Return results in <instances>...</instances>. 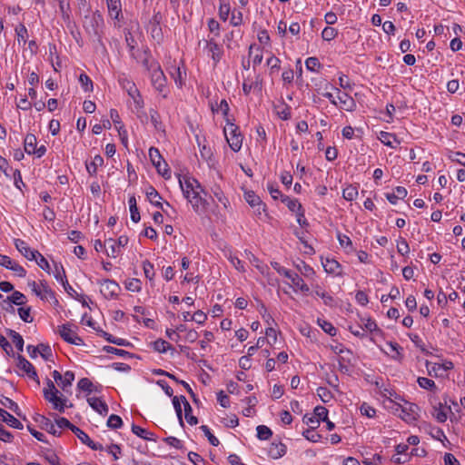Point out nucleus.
<instances>
[{
    "label": "nucleus",
    "instance_id": "cd10ccee",
    "mask_svg": "<svg viewBox=\"0 0 465 465\" xmlns=\"http://www.w3.org/2000/svg\"><path fill=\"white\" fill-rule=\"evenodd\" d=\"M109 15L115 20H120L122 15V4L120 0H106Z\"/></svg>",
    "mask_w": 465,
    "mask_h": 465
},
{
    "label": "nucleus",
    "instance_id": "9b49d317",
    "mask_svg": "<svg viewBox=\"0 0 465 465\" xmlns=\"http://www.w3.org/2000/svg\"><path fill=\"white\" fill-rule=\"evenodd\" d=\"M56 331L60 337L67 343L76 346L84 345V341L76 333V327L66 323L58 326Z\"/></svg>",
    "mask_w": 465,
    "mask_h": 465
},
{
    "label": "nucleus",
    "instance_id": "a19ab883",
    "mask_svg": "<svg viewBox=\"0 0 465 465\" xmlns=\"http://www.w3.org/2000/svg\"><path fill=\"white\" fill-rule=\"evenodd\" d=\"M358 194H359L358 188L351 184L347 185L342 191V197L346 201H350V202L355 200L358 197Z\"/></svg>",
    "mask_w": 465,
    "mask_h": 465
},
{
    "label": "nucleus",
    "instance_id": "5701e85b",
    "mask_svg": "<svg viewBox=\"0 0 465 465\" xmlns=\"http://www.w3.org/2000/svg\"><path fill=\"white\" fill-rule=\"evenodd\" d=\"M381 350L393 360H401L402 357V348L396 342L386 341L385 348Z\"/></svg>",
    "mask_w": 465,
    "mask_h": 465
},
{
    "label": "nucleus",
    "instance_id": "680f3d73",
    "mask_svg": "<svg viewBox=\"0 0 465 465\" xmlns=\"http://www.w3.org/2000/svg\"><path fill=\"white\" fill-rule=\"evenodd\" d=\"M19 317L25 322H32L33 317L31 315L30 307H21L18 309Z\"/></svg>",
    "mask_w": 465,
    "mask_h": 465
},
{
    "label": "nucleus",
    "instance_id": "5fc2aeb1",
    "mask_svg": "<svg viewBox=\"0 0 465 465\" xmlns=\"http://www.w3.org/2000/svg\"><path fill=\"white\" fill-rule=\"evenodd\" d=\"M143 270L144 276L150 281L153 282L154 277V270L153 265L149 261H144L143 262Z\"/></svg>",
    "mask_w": 465,
    "mask_h": 465
},
{
    "label": "nucleus",
    "instance_id": "13d9d810",
    "mask_svg": "<svg viewBox=\"0 0 465 465\" xmlns=\"http://www.w3.org/2000/svg\"><path fill=\"white\" fill-rule=\"evenodd\" d=\"M361 326L371 332L378 329L376 322L371 318H361Z\"/></svg>",
    "mask_w": 465,
    "mask_h": 465
},
{
    "label": "nucleus",
    "instance_id": "8fccbe9b",
    "mask_svg": "<svg viewBox=\"0 0 465 465\" xmlns=\"http://www.w3.org/2000/svg\"><path fill=\"white\" fill-rule=\"evenodd\" d=\"M7 300L16 305H23L26 302L25 296L17 291L14 292L10 296H8Z\"/></svg>",
    "mask_w": 465,
    "mask_h": 465
},
{
    "label": "nucleus",
    "instance_id": "72a5a7b5",
    "mask_svg": "<svg viewBox=\"0 0 465 465\" xmlns=\"http://www.w3.org/2000/svg\"><path fill=\"white\" fill-rule=\"evenodd\" d=\"M211 109L213 114H222L223 116H226L229 113V104L226 102V100L223 99L221 100L220 104H218L217 102L215 104H211Z\"/></svg>",
    "mask_w": 465,
    "mask_h": 465
},
{
    "label": "nucleus",
    "instance_id": "0e129e2a",
    "mask_svg": "<svg viewBox=\"0 0 465 465\" xmlns=\"http://www.w3.org/2000/svg\"><path fill=\"white\" fill-rule=\"evenodd\" d=\"M316 416L312 413L310 415H304L303 422L310 427V429H316L320 425V420L315 419Z\"/></svg>",
    "mask_w": 465,
    "mask_h": 465
},
{
    "label": "nucleus",
    "instance_id": "c85d7f7f",
    "mask_svg": "<svg viewBox=\"0 0 465 465\" xmlns=\"http://www.w3.org/2000/svg\"><path fill=\"white\" fill-rule=\"evenodd\" d=\"M450 412V408L445 404L439 403L434 408L433 416L439 422H445Z\"/></svg>",
    "mask_w": 465,
    "mask_h": 465
},
{
    "label": "nucleus",
    "instance_id": "20e7f679",
    "mask_svg": "<svg viewBox=\"0 0 465 465\" xmlns=\"http://www.w3.org/2000/svg\"><path fill=\"white\" fill-rule=\"evenodd\" d=\"M28 286L33 293L42 301L50 302L54 306L58 304V301L55 298L54 292L52 291L45 281H31L28 282Z\"/></svg>",
    "mask_w": 465,
    "mask_h": 465
},
{
    "label": "nucleus",
    "instance_id": "e433bc0d",
    "mask_svg": "<svg viewBox=\"0 0 465 465\" xmlns=\"http://www.w3.org/2000/svg\"><path fill=\"white\" fill-rule=\"evenodd\" d=\"M242 401L246 404V407L242 410V414L246 417H252L254 414L253 408L257 403V399L255 397H247Z\"/></svg>",
    "mask_w": 465,
    "mask_h": 465
},
{
    "label": "nucleus",
    "instance_id": "4be33fe9",
    "mask_svg": "<svg viewBox=\"0 0 465 465\" xmlns=\"http://www.w3.org/2000/svg\"><path fill=\"white\" fill-rule=\"evenodd\" d=\"M87 402L90 407L101 415H106L108 413V407L106 403L96 396H90L87 398Z\"/></svg>",
    "mask_w": 465,
    "mask_h": 465
},
{
    "label": "nucleus",
    "instance_id": "2f4dec72",
    "mask_svg": "<svg viewBox=\"0 0 465 465\" xmlns=\"http://www.w3.org/2000/svg\"><path fill=\"white\" fill-rule=\"evenodd\" d=\"M378 139L384 145L389 146L391 148H395L400 143L397 138L394 136V134L387 132H381L378 135Z\"/></svg>",
    "mask_w": 465,
    "mask_h": 465
},
{
    "label": "nucleus",
    "instance_id": "473e14b6",
    "mask_svg": "<svg viewBox=\"0 0 465 465\" xmlns=\"http://www.w3.org/2000/svg\"><path fill=\"white\" fill-rule=\"evenodd\" d=\"M50 274H52L59 283L66 280L65 271L59 262H53Z\"/></svg>",
    "mask_w": 465,
    "mask_h": 465
},
{
    "label": "nucleus",
    "instance_id": "412c9836",
    "mask_svg": "<svg viewBox=\"0 0 465 465\" xmlns=\"http://www.w3.org/2000/svg\"><path fill=\"white\" fill-rule=\"evenodd\" d=\"M146 196H147L148 201L153 205L161 208L163 210V212H164V213H166V210L164 209L163 205H165L166 207H170V204L167 202L162 203L161 195L153 187H150L147 189Z\"/></svg>",
    "mask_w": 465,
    "mask_h": 465
},
{
    "label": "nucleus",
    "instance_id": "c03bdc74",
    "mask_svg": "<svg viewBox=\"0 0 465 465\" xmlns=\"http://www.w3.org/2000/svg\"><path fill=\"white\" fill-rule=\"evenodd\" d=\"M153 349L160 353L166 352L169 349H171V345L164 340L159 339L152 343Z\"/></svg>",
    "mask_w": 465,
    "mask_h": 465
},
{
    "label": "nucleus",
    "instance_id": "1a4fd4ad",
    "mask_svg": "<svg viewBox=\"0 0 465 465\" xmlns=\"http://www.w3.org/2000/svg\"><path fill=\"white\" fill-rule=\"evenodd\" d=\"M149 158L152 164L155 167L157 173L161 176L166 180L171 178V171L168 167V164L162 157L158 149L151 147L149 149Z\"/></svg>",
    "mask_w": 465,
    "mask_h": 465
},
{
    "label": "nucleus",
    "instance_id": "4d7b16f0",
    "mask_svg": "<svg viewBox=\"0 0 465 465\" xmlns=\"http://www.w3.org/2000/svg\"><path fill=\"white\" fill-rule=\"evenodd\" d=\"M337 35L338 31L335 28L330 26L325 27L322 32V37L325 41H331L334 39Z\"/></svg>",
    "mask_w": 465,
    "mask_h": 465
},
{
    "label": "nucleus",
    "instance_id": "393cba45",
    "mask_svg": "<svg viewBox=\"0 0 465 465\" xmlns=\"http://www.w3.org/2000/svg\"><path fill=\"white\" fill-rule=\"evenodd\" d=\"M337 240L341 248L346 254H351L355 252V248L353 246L352 241L346 234H342L341 232L337 233Z\"/></svg>",
    "mask_w": 465,
    "mask_h": 465
},
{
    "label": "nucleus",
    "instance_id": "6ab92c4d",
    "mask_svg": "<svg viewBox=\"0 0 465 465\" xmlns=\"http://www.w3.org/2000/svg\"><path fill=\"white\" fill-rule=\"evenodd\" d=\"M15 246L17 251L29 261H34L39 252L36 250L31 249L25 242L20 239L15 240Z\"/></svg>",
    "mask_w": 465,
    "mask_h": 465
},
{
    "label": "nucleus",
    "instance_id": "a878e982",
    "mask_svg": "<svg viewBox=\"0 0 465 465\" xmlns=\"http://www.w3.org/2000/svg\"><path fill=\"white\" fill-rule=\"evenodd\" d=\"M122 253V249L114 242V239L105 240V254L109 258H117Z\"/></svg>",
    "mask_w": 465,
    "mask_h": 465
},
{
    "label": "nucleus",
    "instance_id": "6e6d98bb",
    "mask_svg": "<svg viewBox=\"0 0 465 465\" xmlns=\"http://www.w3.org/2000/svg\"><path fill=\"white\" fill-rule=\"evenodd\" d=\"M79 82L84 91L88 92L93 90V82L86 74L83 73L80 74Z\"/></svg>",
    "mask_w": 465,
    "mask_h": 465
},
{
    "label": "nucleus",
    "instance_id": "603ef678",
    "mask_svg": "<svg viewBox=\"0 0 465 465\" xmlns=\"http://www.w3.org/2000/svg\"><path fill=\"white\" fill-rule=\"evenodd\" d=\"M129 208L131 213V219L134 223H138L140 220V213L136 207V201L134 197L129 199Z\"/></svg>",
    "mask_w": 465,
    "mask_h": 465
},
{
    "label": "nucleus",
    "instance_id": "0eeeda50",
    "mask_svg": "<svg viewBox=\"0 0 465 465\" xmlns=\"http://www.w3.org/2000/svg\"><path fill=\"white\" fill-rule=\"evenodd\" d=\"M425 367L430 376L445 378L448 376V372L453 369L454 365L452 361L445 359L441 360L440 362L426 361Z\"/></svg>",
    "mask_w": 465,
    "mask_h": 465
},
{
    "label": "nucleus",
    "instance_id": "a211bd4d",
    "mask_svg": "<svg viewBox=\"0 0 465 465\" xmlns=\"http://www.w3.org/2000/svg\"><path fill=\"white\" fill-rule=\"evenodd\" d=\"M35 420L39 424L41 429L48 431L50 434L54 436L60 435V430L56 429L57 425H55V422H52L46 417L38 414L35 417Z\"/></svg>",
    "mask_w": 465,
    "mask_h": 465
},
{
    "label": "nucleus",
    "instance_id": "9d476101",
    "mask_svg": "<svg viewBox=\"0 0 465 465\" xmlns=\"http://www.w3.org/2000/svg\"><path fill=\"white\" fill-rule=\"evenodd\" d=\"M16 373L28 380L34 381L36 385L40 384L35 367L23 356L18 355L16 358Z\"/></svg>",
    "mask_w": 465,
    "mask_h": 465
},
{
    "label": "nucleus",
    "instance_id": "58836bf2",
    "mask_svg": "<svg viewBox=\"0 0 465 465\" xmlns=\"http://www.w3.org/2000/svg\"><path fill=\"white\" fill-rule=\"evenodd\" d=\"M212 193L217 202L220 203L225 209L229 207L230 202L220 187L216 186L213 188Z\"/></svg>",
    "mask_w": 465,
    "mask_h": 465
},
{
    "label": "nucleus",
    "instance_id": "69168bd1",
    "mask_svg": "<svg viewBox=\"0 0 465 465\" xmlns=\"http://www.w3.org/2000/svg\"><path fill=\"white\" fill-rule=\"evenodd\" d=\"M305 65L308 70L312 71V72L317 71V69H319L322 66L321 63L319 62L318 58H316V57H309L305 61Z\"/></svg>",
    "mask_w": 465,
    "mask_h": 465
},
{
    "label": "nucleus",
    "instance_id": "09e8293b",
    "mask_svg": "<svg viewBox=\"0 0 465 465\" xmlns=\"http://www.w3.org/2000/svg\"><path fill=\"white\" fill-rule=\"evenodd\" d=\"M9 338L11 339L12 342L15 345V347L18 349V351H23L24 349V340L23 337L15 331H9Z\"/></svg>",
    "mask_w": 465,
    "mask_h": 465
},
{
    "label": "nucleus",
    "instance_id": "bf43d9fd",
    "mask_svg": "<svg viewBox=\"0 0 465 465\" xmlns=\"http://www.w3.org/2000/svg\"><path fill=\"white\" fill-rule=\"evenodd\" d=\"M317 395L325 403L330 402L332 399L331 392L327 388L323 387L318 388Z\"/></svg>",
    "mask_w": 465,
    "mask_h": 465
},
{
    "label": "nucleus",
    "instance_id": "e2e57ef3",
    "mask_svg": "<svg viewBox=\"0 0 465 465\" xmlns=\"http://www.w3.org/2000/svg\"><path fill=\"white\" fill-rule=\"evenodd\" d=\"M256 430H257V437L260 440H268L272 435L271 430L264 425H259L257 427Z\"/></svg>",
    "mask_w": 465,
    "mask_h": 465
},
{
    "label": "nucleus",
    "instance_id": "3c124183",
    "mask_svg": "<svg viewBox=\"0 0 465 465\" xmlns=\"http://www.w3.org/2000/svg\"><path fill=\"white\" fill-rule=\"evenodd\" d=\"M171 75L173 77L175 84L178 87H182L183 84V76L180 66H173L170 71Z\"/></svg>",
    "mask_w": 465,
    "mask_h": 465
},
{
    "label": "nucleus",
    "instance_id": "f704fd0d",
    "mask_svg": "<svg viewBox=\"0 0 465 465\" xmlns=\"http://www.w3.org/2000/svg\"><path fill=\"white\" fill-rule=\"evenodd\" d=\"M74 380V372L67 371L62 375V379L60 380L58 386L61 387L63 391H67V389L71 387Z\"/></svg>",
    "mask_w": 465,
    "mask_h": 465
},
{
    "label": "nucleus",
    "instance_id": "423d86ee",
    "mask_svg": "<svg viewBox=\"0 0 465 465\" xmlns=\"http://www.w3.org/2000/svg\"><path fill=\"white\" fill-rule=\"evenodd\" d=\"M143 64L147 67L148 70H152L151 80L155 90L163 96H167V87H166V77L162 71L161 67L158 64H155V67L148 65V61L144 60Z\"/></svg>",
    "mask_w": 465,
    "mask_h": 465
},
{
    "label": "nucleus",
    "instance_id": "338daca9",
    "mask_svg": "<svg viewBox=\"0 0 465 465\" xmlns=\"http://www.w3.org/2000/svg\"><path fill=\"white\" fill-rule=\"evenodd\" d=\"M77 388L80 391L91 392L93 389V383L89 379L83 378L78 381Z\"/></svg>",
    "mask_w": 465,
    "mask_h": 465
},
{
    "label": "nucleus",
    "instance_id": "bb28decb",
    "mask_svg": "<svg viewBox=\"0 0 465 465\" xmlns=\"http://www.w3.org/2000/svg\"><path fill=\"white\" fill-rule=\"evenodd\" d=\"M0 419L14 429H23V424L21 423V421H19L15 417H14L12 414L7 412L4 409H0Z\"/></svg>",
    "mask_w": 465,
    "mask_h": 465
},
{
    "label": "nucleus",
    "instance_id": "de8ad7c7",
    "mask_svg": "<svg viewBox=\"0 0 465 465\" xmlns=\"http://www.w3.org/2000/svg\"><path fill=\"white\" fill-rule=\"evenodd\" d=\"M419 386L424 390L435 391L436 384L434 381L426 378V377H419L417 380Z\"/></svg>",
    "mask_w": 465,
    "mask_h": 465
},
{
    "label": "nucleus",
    "instance_id": "79ce46f5",
    "mask_svg": "<svg viewBox=\"0 0 465 465\" xmlns=\"http://www.w3.org/2000/svg\"><path fill=\"white\" fill-rule=\"evenodd\" d=\"M297 270L307 278H312L315 275L314 270L304 262L301 261L295 264Z\"/></svg>",
    "mask_w": 465,
    "mask_h": 465
},
{
    "label": "nucleus",
    "instance_id": "052dcab7",
    "mask_svg": "<svg viewBox=\"0 0 465 465\" xmlns=\"http://www.w3.org/2000/svg\"><path fill=\"white\" fill-rule=\"evenodd\" d=\"M18 277L24 278L26 275V271L15 261H12V264L8 267Z\"/></svg>",
    "mask_w": 465,
    "mask_h": 465
},
{
    "label": "nucleus",
    "instance_id": "b1692460",
    "mask_svg": "<svg viewBox=\"0 0 465 465\" xmlns=\"http://www.w3.org/2000/svg\"><path fill=\"white\" fill-rule=\"evenodd\" d=\"M291 281V286L295 292H309L310 289L309 287L304 283L303 280L296 273L290 272L289 276H287Z\"/></svg>",
    "mask_w": 465,
    "mask_h": 465
},
{
    "label": "nucleus",
    "instance_id": "37998d69",
    "mask_svg": "<svg viewBox=\"0 0 465 465\" xmlns=\"http://www.w3.org/2000/svg\"><path fill=\"white\" fill-rule=\"evenodd\" d=\"M318 325L322 329L323 331L331 336H334L337 333L336 328L329 322L323 319H318Z\"/></svg>",
    "mask_w": 465,
    "mask_h": 465
},
{
    "label": "nucleus",
    "instance_id": "7c9ffc66",
    "mask_svg": "<svg viewBox=\"0 0 465 465\" xmlns=\"http://www.w3.org/2000/svg\"><path fill=\"white\" fill-rule=\"evenodd\" d=\"M314 294L321 298L325 305L332 307L336 304L334 298L319 285L314 287Z\"/></svg>",
    "mask_w": 465,
    "mask_h": 465
},
{
    "label": "nucleus",
    "instance_id": "c9c22d12",
    "mask_svg": "<svg viewBox=\"0 0 465 465\" xmlns=\"http://www.w3.org/2000/svg\"><path fill=\"white\" fill-rule=\"evenodd\" d=\"M101 450L105 451L106 453L111 455L114 460H119L122 455L121 447L117 444L112 443V444L103 446V449Z\"/></svg>",
    "mask_w": 465,
    "mask_h": 465
},
{
    "label": "nucleus",
    "instance_id": "f8f14e48",
    "mask_svg": "<svg viewBox=\"0 0 465 465\" xmlns=\"http://www.w3.org/2000/svg\"><path fill=\"white\" fill-rule=\"evenodd\" d=\"M98 284L100 292L105 299L117 297L121 291L119 284L113 280L104 279L99 281Z\"/></svg>",
    "mask_w": 465,
    "mask_h": 465
},
{
    "label": "nucleus",
    "instance_id": "39448f33",
    "mask_svg": "<svg viewBox=\"0 0 465 465\" xmlns=\"http://www.w3.org/2000/svg\"><path fill=\"white\" fill-rule=\"evenodd\" d=\"M45 399L50 402L53 408L60 412H64L66 408V399L58 391L54 383L48 381L44 389Z\"/></svg>",
    "mask_w": 465,
    "mask_h": 465
},
{
    "label": "nucleus",
    "instance_id": "864d4df0",
    "mask_svg": "<svg viewBox=\"0 0 465 465\" xmlns=\"http://www.w3.org/2000/svg\"><path fill=\"white\" fill-rule=\"evenodd\" d=\"M285 451H286V448L282 443L273 445L270 450V453H271L272 457H273L274 459H278V458L283 456L285 454Z\"/></svg>",
    "mask_w": 465,
    "mask_h": 465
},
{
    "label": "nucleus",
    "instance_id": "7ed1b4c3",
    "mask_svg": "<svg viewBox=\"0 0 465 465\" xmlns=\"http://www.w3.org/2000/svg\"><path fill=\"white\" fill-rule=\"evenodd\" d=\"M243 193V199L248 205L252 209L255 216L260 220H264L267 217V210L265 203L262 201L260 196L252 190L242 185L241 187Z\"/></svg>",
    "mask_w": 465,
    "mask_h": 465
},
{
    "label": "nucleus",
    "instance_id": "ddd939ff",
    "mask_svg": "<svg viewBox=\"0 0 465 465\" xmlns=\"http://www.w3.org/2000/svg\"><path fill=\"white\" fill-rule=\"evenodd\" d=\"M24 148L26 153L34 154L37 158L42 157L46 152L45 145H40L37 147L36 137L34 134H27L25 136L24 141Z\"/></svg>",
    "mask_w": 465,
    "mask_h": 465
},
{
    "label": "nucleus",
    "instance_id": "f03ea898",
    "mask_svg": "<svg viewBox=\"0 0 465 465\" xmlns=\"http://www.w3.org/2000/svg\"><path fill=\"white\" fill-rule=\"evenodd\" d=\"M383 406L407 423L416 421L420 416V408L415 403L406 401L396 392H390L382 401Z\"/></svg>",
    "mask_w": 465,
    "mask_h": 465
},
{
    "label": "nucleus",
    "instance_id": "aec40b11",
    "mask_svg": "<svg viewBox=\"0 0 465 465\" xmlns=\"http://www.w3.org/2000/svg\"><path fill=\"white\" fill-rule=\"evenodd\" d=\"M72 431L75 434V436L80 440L83 444L87 445L92 450H102L103 445L94 442L90 437L82 430L75 426H72Z\"/></svg>",
    "mask_w": 465,
    "mask_h": 465
},
{
    "label": "nucleus",
    "instance_id": "2eb2a0df",
    "mask_svg": "<svg viewBox=\"0 0 465 465\" xmlns=\"http://www.w3.org/2000/svg\"><path fill=\"white\" fill-rule=\"evenodd\" d=\"M163 20V15L160 11L153 13V17L150 19L148 24V30L151 32L152 37L160 42L163 39V32L161 28V22Z\"/></svg>",
    "mask_w": 465,
    "mask_h": 465
},
{
    "label": "nucleus",
    "instance_id": "c756f323",
    "mask_svg": "<svg viewBox=\"0 0 465 465\" xmlns=\"http://www.w3.org/2000/svg\"><path fill=\"white\" fill-rule=\"evenodd\" d=\"M407 193L406 188L398 186L392 193H387L386 198L391 204H397L399 200H403L407 196Z\"/></svg>",
    "mask_w": 465,
    "mask_h": 465
},
{
    "label": "nucleus",
    "instance_id": "4c0bfd02",
    "mask_svg": "<svg viewBox=\"0 0 465 465\" xmlns=\"http://www.w3.org/2000/svg\"><path fill=\"white\" fill-rule=\"evenodd\" d=\"M282 203H284L286 204L288 209L293 213H296L297 212H300L302 209H303L301 203L296 199H292L288 196H283L282 198Z\"/></svg>",
    "mask_w": 465,
    "mask_h": 465
},
{
    "label": "nucleus",
    "instance_id": "ea45409f",
    "mask_svg": "<svg viewBox=\"0 0 465 465\" xmlns=\"http://www.w3.org/2000/svg\"><path fill=\"white\" fill-rule=\"evenodd\" d=\"M58 3L62 18L68 21L70 18L71 7L69 0H55Z\"/></svg>",
    "mask_w": 465,
    "mask_h": 465
},
{
    "label": "nucleus",
    "instance_id": "774afa93",
    "mask_svg": "<svg viewBox=\"0 0 465 465\" xmlns=\"http://www.w3.org/2000/svg\"><path fill=\"white\" fill-rule=\"evenodd\" d=\"M191 319L193 322L203 325L207 320V314L204 312L198 310L192 315Z\"/></svg>",
    "mask_w": 465,
    "mask_h": 465
},
{
    "label": "nucleus",
    "instance_id": "49530a36",
    "mask_svg": "<svg viewBox=\"0 0 465 465\" xmlns=\"http://www.w3.org/2000/svg\"><path fill=\"white\" fill-rule=\"evenodd\" d=\"M124 284L125 288L130 292H138L142 289V282L136 278L128 279Z\"/></svg>",
    "mask_w": 465,
    "mask_h": 465
},
{
    "label": "nucleus",
    "instance_id": "6e6552de",
    "mask_svg": "<svg viewBox=\"0 0 465 465\" xmlns=\"http://www.w3.org/2000/svg\"><path fill=\"white\" fill-rule=\"evenodd\" d=\"M223 133L232 150L238 152L242 144V137L238 131V127L233 123L228 121L223 128Z\"/></svg>",
    "mask_w": 465,
    "mask_h": 465
},
{
    "label": "nucleus",
    "instance_id": "a18cd8bd",
    "mask_svg": "<svg viewBox=\"0 0 465 465\" xmlns=\"http://www.w3.org/2000/svg\"><path fill=\"white\" fill-rule=\"evenodd\" d=\"M34 261L42 270H44L47 273H51L52 264H50L48 261L40 252H38Z\"/></svg>",
    "mask_w": 465,
    "mask_h": 465
},
{
    "label": "nucleus",
    "instance_id": "f257e3e1",
    "mask_svg": "<svg viewBox=\"0 0 465 465\" xmlns=\"http://www.w3.org/2000/svg\"><path fill=\"white\" fill-rule=\"evenodd\" d=\"M177 178L183 194L193 211L200 214L204 213L207 210L208 203L202 195L204 191L200 183L187 174H178Z\"/></svg>",
    "mask_w": 465,
    "mask_h": 465
},
{
    "label": "nucleus",
    "instance_id": "f3484780",
    "mask_svg": "<svg viewBox=\"0 0 465 465\" xmlns=\"http://www.w3.org/2000/svg\"><path fill=\"white\" fill-rule=\"evenodd\" d=\"M204 44V47L208 50L209 54H211L214 64H217L223 54L222 47L213 39L205 40Z\"/></svg>",
    "mask_w": 465,
    "mask_h": 465
},
{
    "label": "nucleus",
    "instance_id": "4468645a",
    "mask_svg": "<svg viewBox=\"0 0 465 465\" xmlns=\"http://www.w3.org/2000/svg\"><path fill=\"white\" fill-rule=\"evenodd\" d=\"M321 262L326 273L334 277H341L343 275V268L341 264L331 257H322Z\"/></svg>",
    "mask_w": 465,
    "mask_h": 465
},
{
    "label": "nucleus",
    "instance_id": "dca6fc26",
    "mask_svg": "<svg viewBox=\"0 0 465 465\" xmlns=\"http://www.w3.org/2000/svg\"><path fill=\"white\" fill-rule=\"evenodd\" d=\"M27 352L32 359H35L39 355L45 361H51L53 358L51 347L44 343H41L38 346L28 345Z\"/></svg>",
    "mask_w": 465,
    "mask_h": 465
}]
</instances>
